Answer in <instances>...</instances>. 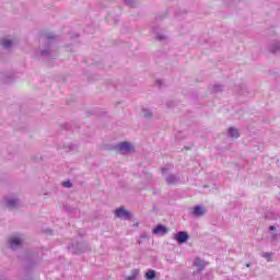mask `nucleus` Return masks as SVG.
I'll use <instances>...</instances> for the list:
<instances>
[{"label": "nucleus", "instance_id": "nucleus-12", "mask_svg": "<svg viewBox=\"0 0 280 280\" xmlns=\"http://www.w3.org/2000/svg\"><path fill=\"white\" fill-rule=\"evenodd\" d=\"M269 51L271 54H277V51H280V42H276L269 46Z\"/></svg>", "mask_w": 280, "mask_h": 280}, {"label": "nucleus", "instance_id": "nucleus-28", "mask_svg": "<svg viewBox=\"0 0 280 280\" xmlns=\"http://www.w3.org/2000/svg\"><path fill=\"white\" fill-rule=\"evenodd\" d=\"M246 266H247V268H250V264H247Z\"/></svg>", "mask_w": 280, "mask_h": 280}, {"label": "nucleus", "instance_id": "nucleus-7", "mask_svg": "<svg viewBox=\"0 0 280 280\" xmlns=\"http://www.w3.org/2000/svg\"><path fill=\"white\" fill-rule=\"evenodd\" d=\"M153 235H161L162 237L164 235H167L168 230L165 225L163 224H158L153 230H152Z\"/></svg>", "mask_w": 280, "mask_h": 280}, {"label": "nucleus", "instance_id": "nucleus-20", "mask_svg": "<svg viewBox=\"0 0 280 280\" xmlns=\"http://www.w3.org/2000/svg\"><path fill=\"white\" fill-rule=\"evenodd\" d=\"M222 89H223L222 85H214L213 91H214L215 93H218V91H222Z\"/></svg>", "mask_w": 280, "mask_h": 280}, {"label": "nucleus", "instance_id": "nucleus-6", "mask_svg": "<svg viewBox=\"0 0 280 280\" xmlns=\"http://www.w3.org/2000/svg\"><path fill=\"white\" fill-rule=\"evenodd\" d=\"M190 213L195 218H202V215H205V213H207V209H205V207H202V206H195Z\"/></svg>", "mask_w": 280, "mask_h": 280}, {"label": "nucleus", "instance_id": "nucleus-15", "mask_svg": "<svg viewBox=\"0 0 280 280\" xmlns=\"http://www.w3.org/2000/svg\"><path fill=\"white\" fill-rule=\"evenodd\" d=\"M137 277H139V269H133L131 276L127 277L126 280H137Z\"/></svg>", "mask_w": 280, "mask_h": 280}, {"label": "nucleus", "instance_id": "nucleus-1", "mask_svg": "<svg viewBox=\"0 0 280 280\" xmlns=\"http://www.w3.org/2000/svg\"><path fill=\"white\" fill-rule=\"evenodd\" d=\"M89 247L84 243H71L68 247V250L72 253V255H80V253H86Z\"/></svg>", "mask_w": 280, "mask_h": 280}, {"label": "nucleus", "instance_id": "nucleus-21", "mask_svg": "<svg viewBox=\"0 0 280 280\" xmlns=\"http://www.w3.org/2000/svg\"><path fill=\"white\" fill-rule=\"evenodd\" d=\"M278 240H279V235L272 234V238H271L272 244H275Z\"/></svg>", "mask_w": 280, "mask_h": 280}, {"label": "nucleus", "instance_id": "nucleus-5", "mask_svg": "<svg viewBox=\"0 0 280 280\" xmlns=\"http://www.w3.org/2000/svg\"><path fill=\"white\" fill-rule=\"evenodd\" d=\"M4 205L8 209H16L19 207V199L15 197H5Z\"/></svg>", "mask_w": 280, "mask_h": 280}, {"label": "nucleus", "instance_id": "nucleus-11", "mask_svg": "<svg viewBox=\"0 0 280 280\" xmlns=\"http://www.w3.org/2000/svg\"><path fill=\"white\" fill-rule=\"evenodd\" d=\"M228 135L232 139H237L240 137V131L235 127H230L228 130Z\"/></svg>", "mask_w": 280, "mask_h": 280}, {"label": "nucleus", "instance_id": "nucleus-17", "mask_svg": "<svg viewBox=\"0 0 280 280\" xmlns=\"http://www.w3.org/2000/svg\"><path fill=\"white\" fill-rule=\"evenodd\" d=\"M260 257H262L264 259H266L267 261H271L272 260V254L264 252L260 254Z\"/></svg>", "mask_w": 280, "mask_h": 280}, {"label": "nucleus", "instance_id": "nucleus-2", "mask_svg": "<svg viewBox=\"0 0 280 280\" xmlns=\"http://www.w3.org/2000/svg\"><path fill=\"white\" fill-rule=\"evenodd\" d=\"M42 40L47 43V45L46 48L40 51V56H51V40H54V34L42 37Z\"/></svg>", "mask_w": 280, "mask_h": 280}, {"label": "nucleus", "instance_id": "nucleus-24", "mask_svg": "<svg viewBox=\"0 0 280 280\" xmlns=\"http://www.w3.org/2000/svg\"><path fill=\"white\" fill-rule=\"evenodd\" d=\"M63 187H68V188L71 187V182H65Z\"/></svg>", "mask_w": 280, "mask_h": 280}, {"label": "nucleus", "instance_id": "nucleus-9", "mask_svg": "<svg viewBox=\"0 0 280 280\" xmlns=\"http://www.w3.org/2000/svg\"><path fill=\"white\" fill-rule=\"evenodd\" d=\"M9 246L11 250H16L18 248H21V238L14 236L9 240Z\"/></svg>", "mask_w": 280, "mask_h": 280}, {"label": "nucleus", "instance_id": "nucleus-25", "mask_svg": "<svg viewBox=\"0 0 280 280\" xmlns=\"http://www.w3.org/2000/svg\"><path fill=\"white\" fill-rule=\"evenodd\" d=\"M156 38L158 40H165V37L163 35H158Z\"/></svg>", "mask_w": 280, "mask_h": 280}, {"label": "nucleus", "instance_id": "nucleus-29", "mask_svg": "<svg viewBox=\"0 0 280 280\" xmlns=\"http://www.w3.org/2000/svg\"><path fill=\"white\" fill-rule=\"evenodd\" d=\"M0 280H5V278H3V277H0Z\"/></svg>", "mask_w": 280, "mask_h": 280}, {"label": "nucleus", "instance_id": "nucleus-13", "mask_svg": "<svg viewBox=\"0 0 280 280\" xmlns=\"http://www.w3.org/2000/svg\"><path fill=\"white\" fill-rule=\"evenodd\" d=\"M166 183L167 185H175V183H178V177L176 175H167Z\"/></svg>", "mask_w": 280, "mask_h": 280}, {"label": "nucleus", "instance_id": "nucleus-10", "mask_svg": "<svg viewBox=\"0 0 280 280\" xmlns=\"http://www.w3.org/2000/svg\"><path fill=\"white\" fill-rule=\"evenodd\" d=\"M194 266H196L198 268L197 271L195 272V275H200V272L205 270L206 265L202 259L196 258L194 261Z\"/></svg>", "mask_w": 280, "mask_h": 280}, {"label": "nucleus", "instance_id": "nucleus-22", "mask_svg": "<svg viewBox=\"0 0 280 280\" xmlns=\"http://www.w3.org/2000/svg\"><path fill=\"white\" fill-rule=\"evenodd\" d=\"M69 150H70V152H74V150H78V145L71 144V145L69 147Z\"/></svg>", "mask_w": 280, "mask_h": 280}, {"label": "nucleus", "instance_id": "nucleus-18", "mask_svg": "<svg viewBox=\"0 0 280 280\" xmlns=\"http://www.w3.org/2000/svg\"><path fill=\"white\" fill-rule=\"evenodd\" d=\"M124 2L126 3V5H129V8L137 7V2L135 0H124Z\"/></svg>", "mask_w": 280, "mask_h": 280}, {"label": "nucleus", "instance_id": "nucleus-16", "mask_svg": "<svg viewBox=\"0 0 280 280\" xmlns=\"http://www.w3.org/2000/svg\"><path fill=\"white\" fill-rule=\"evenodd\" d=\"M0 43H1L2 47H4V49H10V47H12V40L1 39Z\"/></svg>", "mask_w": 280, "mask_h": 280}, {"label": "nucleus", "instance_id": "nucleus-8", "mask_svg": "<svg viewBox=\"0 0 280 280\" xmlns=\"http://www.w3.org/2000/svg\"><path fill=\"white\" fill-rule=\"evenodd\" d=\"M115 217L120 218L121 220H130V212L124 208L116 209Z\"/></svg>", "mask_w": 280, "mask_h": 280}, {"label": "nucleus", "instance_id": "nucleus-26", "mask_svg": "<svg viewBox=\"0 0 280 280\" xmlns=\"http://www.w3.org/2000/svg\"><path fill=\"white\" fill-rule=\"evenodd\" d=\"M276 230H277V228H275V225L269 226V231H276Z\"/></svg>", "mask_w": 280, "mask_h": 280}, {"label": "nucleus", "instance_id": "nucleus-23", "mask_svg": "<svg viewBox=\"0 0 280 280\" xmlns=\"http://www.w3.org/2000/svg\"><path fill=\"white\" fill-rule=\"evenodd\" d=\"M155 84H156V86H163V80H158L156 82H155Z\"/></svg>", "mask_w": 280, "mask_h": 280}, {"label": "nucleus", "instance_id": "nucleus-3", "mask_svg": "<svg viewBox=\"0 0 280 280\" xmlns=\"http://www.w3.org/2000/svg\"><path fill=\"white\" fill-rule=\"evenodd\" d=\"M117 150L121 154H128V152H132V150H135V147L130 142H120L117 144Z\"/></svg>", "mask_w": 280, "mask_h": 280}, {"label": "nucleus", "instance_id": "nucleus-14", "mask_svg": "<svg viewBox=\"0 0 280 280\" xmlns=\"http://www.w3.org/2000/svg\"><path fill=\"white\" fill-rule=\"evenodd\" d=\"M156 277V271L152 270V269H149L147 272H145V279L148 280H152Z\"/></svg>", "mask_w": 280, "mask_h": 280}, {"label": "nucleus", "instance_id": "nucleus-4", "mask_svg": "<svg viewBox=\"0 0 280 280\" xmlns=\"http://www.w3.org/2000/svg\"><path fill=\"white\" fill-rule=\"evenodd\" d=\"M173 240H176L177 244H185L189 241V234L185 231H179L174 234Z\"/></svg>", "mask_w": 280, "mask_h": 280}, {"label": "nucleus", "instance_id": "nucleus-27", "mask_svg": "<svg viewBox=\"0 0 280 280\" xmlns=\"http://www.w3.org/2000/svg\"><path fill=\"white\" fill-rule=\"evenodd\" d=\"M167 168H162V174H166Z\"/></svg>", "mask_w": 280, "mask_h": 280}, {"label": "nucleus", "instance_id": "nucleus-19", "mask_svg": "<svg viewBox=\"0 0 280 280\" xmlns=\"http://www.w3.org/2000/svg\"><path fill=\"white\" fill-rule=\"evenodd\" d=\"M142 115L147 118L152 117V112L148 108H142Z\"/></svg>", "mask_w": 280, "mask_h": 280}]
</instances>
